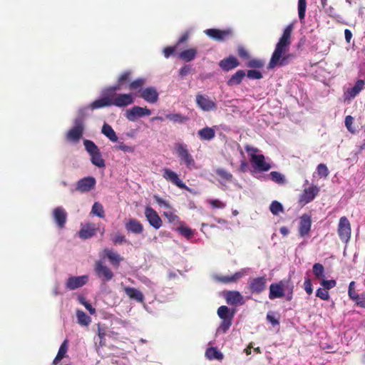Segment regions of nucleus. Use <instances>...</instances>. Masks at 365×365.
Segmentation results:
<instances>
[{
  "instance_id": "nucleus-40",
  "label": "nucleus",
  "mask_w": 365,
  "mask_h": 365,
  "mask_svg": "<svg viewBox=\"0 0 365 365\" xmlns=\"http://www.w3.org/2000/svg\"><path fill=\"white\" fill-rule=\"evenodd\" d=\"M76 316L78 318V323L81 326H88L91 321V317L81 310H78L76 312Z\"/></svg>"
},
{
  "instance_id": "nucleus-16",
  "label": "nucleus",
  "mask_w": 365,
  "mask_h": 365,
  "mask_svg": "<svg viewBox=\"0 0 365 365\" xmlns=\"http://www.w3.org/2000/svg\"><path fill=\"white\" fill-rule=\"evenodd\" d=\"M67 212L63 207H57L53 211V218L58 228L63 229L67 221Z\"/></svg>"
},
{
  "instance_id": "nucleus-38",
  "label": "nucleus",
  "mask_w": 365,
  "mask_h": 365,
  "mask_svg": "<svg viewBox=\"0 0 365 365\" xmlns=\"http://www.w3.org/2000/svg\"><path fill=\"white\" fill-rule=\"evenodd\" d=\"M365 81L364 80H358L354 86L348 90V93L351 97L354 98L359 92L364 89Z\"/></svg>"
},
{
  "instance_id": "nucleus-24",
  "label": "nucleus",
  "mask_w": 365,
  "mask_h": 365,
  "mask_svg": "<svg viewBox=\"0 0 365 365\" xmlns=\"http://www.w3.org/2000/svg\"><path fill=\"white\" fill-rule=\"evenodd\" d=\"M225 298L227 303L230 305H242L245 303L242 295L238 291L227 292Z\"/></svg>"
},
{
  "instance_id": "nucleus-26",
  "label": "nucleus",
  "mask_w": 365,
  "mask_h": 365,
  "mask_svg": "<svg viewBox=\"0 0 365 365\" xmlns=\"http://www.w3.org/2000/svg\"><path fill=\"white\" fill-rule=\"evenodd\" d=\"M220 67L225 71H229L240 66V62L233 56H230L227 58H223L219 63Z\"/></svg>"
},
{
  "instance_id": "nucleus-55",
  "label": "nucleus",
  "mask_w": 365,
  "mask_h": 365,
  "mask_svg": "<svg viewBox=\"0 0 365 365\" xmlns=\"http://www.w3.org/2000/svg\"><path fill=\"white\" fill-rule=\"evenodd\" d=\"M316 296L322 300L327 301L329 299V292L324 288H319L317 289Z\"/></svg>"
},
{
  "instance_id": "nucleus-10",
  "label": "nucleus",
  "mask_w": 365,
  "mask_h": 365,
  "mask_svg": "<svg viewBox=\"0 0 365 365\" xmlns=\"http://www.w3.org/2000/svg\"><path fill=\"white\" fill-rule=\"evenodd\" d=\"M204 32L207 36L217 41H224L227 38L232 37L233 35L232 30L230 29L225 30L208 29Z\"/></svg>"
},
{
  "instance_id": "nucleus-15",
  "label": "nucleus",
  "mask_w": 365,
  "mask_h": 365,
  "mask_svg": "<svg viewBox=\"0 0 365 365\" xmlns=\"http://www.w3.org/2000/svg\"><path fill=\"white\" fill-rule=\"evenodd\" d=\"M111 93L112 92L109 91V87L107 88L103 92V96L91 103L90 105V108L92 110H95L104 107L111 106Z\"/></svg>"
},
{
  "instance_id": "nucleus-46",
  "label": "nucleus",
  "mask_w": 365,
  "mask_h": 365,
  "mask_svg": "<svg viewBox=\"0 0 365 365\" xmlns=\"http://www.w3.org/2000/svg\"><path fill=\"white\" fill-rule=\"evenodd\" d=\"M232 324V319H231L230 318L222 319V322L218 328V331L222 332L223 334L226 333L231 327Z\"/></svg>"
},
{
  "instance_id": "nucleus-22",
  "label": "nucleus",
  "mask_w": 365,
  "mask_h": 365,
  "mask_svg": "<svg viewBox=\"0 0 365 365\" xmlns=\"http://www.w3.org/2000/svg\"><path fill=\"white\" fill-rule=\"evenodd\" d=\"M163 176L166 180L171 182L178 187L182 189H187L186 185L182 182V181L179 178L178 174L174 171L168 168H165L163 171Z\"/></svg>"
},
{
  "instance_id": "nucleus-52",
  "label": "nucleus",
  "mask_w": 365,
  "mask_h": 365,
  "mask_svg": "<svg viewBox=\"0 0 365 365\" xmlns=\"http://www.w3.org/2000/svg\"><path fill=\"white\" fill-rule=\"evenodd\" d=\"M263 66L264 63L262 61L255 58H250L246 63V66L252 68H262Z\"/></svg>"
},
{
  "instance_id": "nucleus-44",
  "label": "nucleus",
  "mask_w": 365,
  "mask_h": 365,
  "mask_svg": "<svg viewBox=\"0 0 365 365\" xmlns=\"http://www.w3.org/2000/svg\"><path fill=\"white\" fill-rule=\"evenodd\" d=\"M106 255L111 264L115 267H118L120 262L123 260V258L117 252H106Z\"/></svg>"
},
{
  "instance_id": "nucleus-62",
  "label": "nucleus",
  "mask_w": 365,
  "mask_h": 365,
  "mask_svg": "<svg viewBox=\"0 0 365 365\" xmlns=\"http://www.w3.org/2000/svg\"><path fill=\"white\" fill-rule=\"evenodd\" d=\"M267 320L272 324V326H277L279 324L278 318H276L273 312H268L267 314Z\"/></svg>"
},
{
  "instance_id": "nucleus-59",
  "label": "nucleus",
  "mask_w": 365,
  "mask_h": 365,
  "mask_svg": "<svg viewBox=\"0 0 365 365\" xmlns=\"http://www.w3.org/2000/svg\"><path fill=\"white\" fill-rule=\"evenodd\" d=\"M269 176L271 179L277 183H282L284 182V178L283 175L277 171H272L270 173Z\"/></svg>"
},
{
  "instance_id": "nucleus-14",
  "label": "nucleus",
  "mask_w": 365,
  "mask_h": 365,
  "mask_svg": "<svg viewBox=\"0 0 365 365\" xmlns=\"http://www.w3.org/2000/svg\"><path fill=\"white\" fill-rule=\"evenodd\" d=\"M96 184V180L94 177H86L77 182L76 189L81 192H86L93 190Z\"/></svg>"
},
{
  "instance_id": "nucleus-29",
  "label": "nucleus",
  "mask_w": 365,
  "mask_h": 365,
  "mask_svg": "<svg viewBox=\"0 0 365 365\" xmlns=\"http://www.w3.org/2000/svg\"><path fill=\"white\" fill-rule=\"evenodd\" d=\"M245 271L242 269L239 272H235L231 276H219L217 277L218 281L224 283L229 284L237 282L240 278L245 275Z\"/></svg>"
},
{
  "instance_id": "nucleus-17",
  "label": "nucleus",
  "mask_w": 365,
  "mask_h": 365,
  "mask_svg": "<svg viewBox=\"0 0 365 365\" xmlns=\"http://www.w3.org/2000/svg\"><path fill=\"white\" fill-rule=\"evenodd\" d=\"M145 215L150 225L155 229H159L162 226V220L157 212L150 207H147L145 210Z\"/></svg>"
},
{
  "instance_id": "nucleus-50",
  "label": "nucleus",
  "mask_w": 365,
  "mask_h": 365,
  "mask_svg": "<svg viewBox=\"0 0 365 365\" xmlns=\"http://www.w3.org/2000/svg\"><path fill=\"white\" fill-rule=\"evenodd\" d=\"M207 203L212 209H224L226 207V203L218 199L208 200Z\"/></svg>"
},
{
  "instance_id": "nucleus-2",
  "label": "nucleus",
  "mask_w": 365,
  "mask_h": 365,
  "mask_svg": "<svg viewBox=\"0 0 365 365\" xmlns=\"http://www.w3.org/2000/svg\"><path fill=\"white\" fill-rule=\"evenodd\" d=\"M86 116V109H80L78 116L73 120V126L67 132L66 135V138L68 141L78 143L83 137L85 130Z\"/></svg>"
},
{
  "instance_id": "nucleus-20",
  "label": "nucleus",
  "mask_w": 365,
  "mask_h": 365,
  "mask_svg": "<svg viewBox=\"0 0 365 365\" xmlns=\"http://www.w3.org/2000/svg\"><path fill=\"white\" fill-rule=\"evenodd\" d=\"M88 280V275L71 277L67 279L66 286L69 290H74L85 285Z\"/></svg>"
},
{
  "instance_id": "nucleus-21",
  "label": "nucleus",
  "mask_w": 365,
  "mask_h": 365,
  "mask_svg": "<svg viewBox=\"0 0 365 365\" xmlns=\"http://www.w3.org/2000/svg\"><path fill=\"white\" fill-rule=\"evenodd\" d=\"M137 96L150 103H155L158 100L159 94L155 88L148 87L143 89Z\"/></svg>"
},
{
  "instance_id": "nucleus-31",
  "label": "nucleus",
  "mask_w": 365,
  "mask_h": 365,
  "mask_svg": "<svg viewBox=\"0 0 365 365\" xmlns=\"http://www.w3.org/2000/svg\"><path fill=\"white\" fill-rule=\"evenodd\" d=\"M246 73L243 70H238L227 81V85L230 86H237L241 83L244 79Z\"/></svg>"
},
{
  "instance_id": "nucleus-45",
  "label": "nucleus",
  "mask_w": 365,
  "mask_h": 365,
  "mask_svg": "<svg viewBox=\"0 0 365 365\" xmlns=\"http://www.w3.org/2000/svg\"><path fill=\"white\" fill-rule=\"evenodd\" d=\"M165 118L170 120L175 123H183L187 120V118L180 113H170L167 114Z\"/></svg>"
},
{
  "instance_id": "nucleus-12",
  "label": "nucleus",
  "mask_w": 365,
  "mask_h": 365,
  "mask_svg": "<svg viewBox=\"0 0 365 365\" xmlns=\"http://www.w3.org/2000/svg\"><path fill=\"white\" fill-rule=\"evenodd\" d=\"M132 71L130 70L125 71L118 78L115 85L109 87L110 92H116L123 88L124 85L128 84L131 82Z\"/></svg>"
},
{
  "instance_id": "nucleus-57",
  "label": "nucleus",
  "mask_w": 365,
  "mask_h": 365,
  "mask_svg": "<svg viewBox=\"0 0 365 365\" xmlns=\"http://www.w3.org/2000/svg\"><path fill=\"white\" fill-rule=\"evenodd\" d=\"M115 148L116 150H122L125 153H133L135 150V148L133 146L127 145L123 143H120L118 145H115Z\"/></svg>"
},
{
  "instance_id": "nucleus-1",
  "label": "nucleus",
  "mask_w": 365,
  "mask_h": 365,
  "mask_svg": "<svg viewBox=\"0 0 365 365\" xmlns=\"http://www.w3.org/2000/svg\"><path fill=\"white\" fill-rule=\"evenodd\" d=\"M293 30L292 24L288 25L284 30L282 36L277 43L274 51L269 60L268 68L283 66L289 63L290 54H287L291 44V35Z\"/></svg>"
},
{
  "instance_id": "nucleus-39",
  "label": "nucleus",
  "mask_w": 365,
  "mask_h": 365,
  "mask_svg": "<svg viewBox=\"0 0 365 365\" xmlns=\"http://www.w3.org/2000/svg\"><path fill=\"white\" fill-rule=\"evenodd\" d=\"M206 356L209 359H222L223 355L222 354L217 350L215 347H210L206 350L205 352Z\"/></svg>"
},
{
  "instance_id": "nucleus-58",
  "label": "nucleus",
  "mask_w": 365,
  "mask_h": 365,
  "mask_svg": "<svg viewBox=\"0 0 365 365\" xmlns=\"http://www.w3.org/2000/svg\"><path fill=\"white\" fill-rule=\"evenodd\" d=\"M321 285L327 290H329L331 288H334L336 285V282L334 279H322L321 282Z\"/></svg>"
},
{
  "instance_id": "nucleus-27",
  "label": "nucleus",
  "mask_w": 365,
  "mask_h": 365,
  "mask_svg": "<svg viewBox=\"0 0 365 365\" xmlns=\"http://www.w3.org/2000/svg\"><path fill=\"white\" fill-rule=\"evenodd\" d=\"M215 174L219 177L217 180L222 185H225L227 183L232 182L233 180L232 174L224 168H217L215 170Z\"/></svg>"
},
{
  "instance_id": "nucleus-35",
  "label": "nucleus",
  "mask_w": 365,
  "mask_h": 365,
  "mask_svg": "<svg viewBox=\"0 0 365 365\" xmlns=\"http://www.w3.org/2000/svg\"><path fill=\"white\" fill-rule=\"evenodd\" d=\"M217 315L221 319H225L230 318L231 319H233V317L235 316V311H230V309L227 306H220L217 309Z\"/></svg>"
},
{
  "instance_id": "nucleus-9",
  "label": "nucleus",
  "mask_w": 365,
  "mask_h": 365,
  "mask_svg": "<svg viewBox=\"0 0 365 365\" xmlns=\"http://www.w3.org/2000/svg\"><path fill=\"white\" fill-rule=\"evenodd\" d=\"M290 284V279L287 282L280 281L279 283H272L269 286V298L274 299L282 297L284 295V289H287Z\"/></svg>"
},
{
  "instance_id": "nucleus-56",
  "label": "nucleus",
  "mask_w": 365,
  "mask_h": 365,
  "mask_svg": "<svg viewBox=\"0 0 365 365\" xmlns=\"http://www.w3.org/2000/svg\"><path fill=\"white\" fill-rule=\"evenodd\" d=\"M237 54L242 60L247 61L250 58L249 51L242 46L237 48Z\"/></svg>"
},
{
  "instance_id": "nucleus-23",
  "label": "nucleus",
  "mask_w": 365,
  "mask_h": 365,
  "mask_svg": "<svg viewBox=\"0 0 365 365\" xmlns=\"http://www.w3.org/2000/svg\"><path fill=\"white\" fill-rule=\"evenodd\" d=\"M311 226V216L307 214H303L300 217L299 224V233L300 236L304 237L307 235L310 231Z\"/></svg>"
},
{
  "instance_id": "nucleus-37",
  "label": "nucleus",
  "mask_w": 365,
  "mask_h": 365,
  "mask_svg": "<svg viewBox=\"0 0 365 365\" xmlns=\"http://www.w3.org/2000/svg\"><path fill=\"white\" fill-rule=\"evenodd\" d=\"M68 350L67 340H65L61 345L58 354L53 361L54 365H57L59 361L65 356Z\"/></svg>"
},
{
  "instance_id": "nucleus-32",
  "label": "nucleus",
  "mask_w": 365,
  "mask_h": 365,
  "mask_svg": "<svg viewBox=\"0 0 365 365\" xmlns=\"http://www.w3.org/2000/svg\"><path fill=\"white\" fill-rule=\"evenodd\" d=\"M101 132L103 135H105L110 141L112 142H117L118 141V136L115 132V130L113 129V128L107 124L105 123L103 127Z\"/></svg>"
},
{
  "instance_id": "nucleus-63",
  "label": "nucleus",
  "mask_w": 365,
  "mask_h": 365,
  "mask_svg": "<svg viewBox=\"0 0 365 365\" xmlns=\"http://www.w3.org/2000/svg\"><path fill=\"white\" fill-rule=\"evenodd\" d=\"M112 240L114 244H123L125 242V237L120 233H115L113 235Z\"/></svg>"
},
{
  "instance_id": "nucleus-28",
  "label": "nucleus",
  "mask_w": 365,
  "mask_h": 365,
  "mask_svg": "<svg viewBox=\"0 0 365 365\" xmlns=\"http://www.w3.org/2000/svg\"><path fill=\"white\" fill-rule=\"evenodd\" d=\"M123 291L130 299H134L140 303L143 302L145 299L144 295L138 289L133 287H125Z\"/></svg>"
},
{
  "instance_id": "nucleus-11",
  "label": "nucleus",
  "mask_w": 365,
  "mask_h": 365,
  "mask_svg": "<svg viewBox=\"0 0 365 365\" xmlns=\"http://www.w3.org/2000/svg\"><path fill=\"white\" fill-rule=\"evenodd\" d=\"M150 114L151 110L146 107L142 108L135 106L132 108L127 110L125 117L130 121H135L138 118L150 115Z\"/></svg>"
},
{
  "instance_id": "nucleus-53",
  "label": "nucleus",
  "mask_w": 365,
  "mask_h": 365,
  "mask_svg": "<svg viewBox=\"0 0 365 365\" xmlns=\"http://www.w3.org/2000/svg\"><path fill=\"white\" fill-rule=\"evenodd\" d=\"M176 230L180 233L182 236L189 239L193 235V231L190 228L187 227H184L182 225L178 227Z\"/></svg>"
},
{
  "instance_id": "nucleus-5",
  "label": "nucleus",
  "mask_w": 365,
  "mask_h": 365,
  "mask_svg": "<svg viewBox=\"0 0 365 365\" xmlns=\"http://www.w3.org/2000/svg\"><path fill=\"white\" fill-rule=\"evenodd\" d=\"M175 150L182 163H184L187 168L195 167V160L192 155L189 153L187 146L183 143H175Z\"/></svg>"
},
{
  "instance_id": "nucleus-36",
  "label": "nucleus",
  "mask_w": 365,
  "mask_h": 365,
  "mask_svg": "<svg viewBox=\"0 0 365 365\" xmlns=\"http://www.w3.org/2000/svg\"><path fill=\"white\" fill-rule=\"evenodd\" d=\"M145 78H138L129 83L128 88L130 91H138V94H140V91L143 90L142 88L145 85Z\"/></svg>"
},
{
  "instance_id": "nucleus-49",
  "label": "nucleus",
  "mask_w": 365,
  "mask_h": 365,
  "mask_svg": "<svg viewBox=\"0 0 365 365\" xmlns=\"http://www.w3.org/2000/svg\"><path fill=\"white\" fill-rule=\"evenodd\" d=\"M317 173L319 178H327L329 174L327 165L324 163H320L317 165Z\"/></svg>"
},
{
  "instance_id": "nucleus-3",
  "label": "nucleus",
  "mask_w": 365,
  "mask_h": 365,
  "mask_svg": "<svg viewBox=\"0 0 365 365\" xmlns=\"http://www.w3.org/2000/svg\"><path fill=\"white\" fill-rule=\"evenodd\" d=\"M83 145L86 150L91 156V161L92 164L100 168H105V160L102 158V155L98 147L90 140H84Z\"/></svg>"
},
{
  "instance_id": "nucleus-19",
  "label": "nucleus",
  "mask_w": 365,
  "mask_h": 365,
  "mask_svg": "<svg viewBox=\"0 0 365 365\" xmlns=\"http://www.w3.org/2000/svg\"><path fill=\"white\" fill-rule=\"evenodd\" d=\"M267 279L265 277H259L252 279L249 284V288L252 293L259 294L266 288Z\"/></svg>"
},
{
  "instance_id": "nucleus-64",
  "label": "nucleus",
  "mask_w": 365,
  "mask_h": 365,
  "mask_svg": "<svg viewBox=\"0 0 365 365\" xmlns=\"http://www.w3.org/2000/svg\"><path fill=\"white\" fill-rule=\"evenodd\" d=\"M154 199H155V201L160 206V207H164L165 208H168V209H170L171 208L170 204L168 202L164 200L163 198H161L160 196L158 195H154Z\"/></svg>"
},
{
  "instance_id": "nucleus-60",
  "label": "nucleus",
  "mask_w": 365,
  "mask_h": 365,
  "mask_svg": "<svg viewBox=\"0 0 365 365\" xmlns=\"http://www.w3.org/2000/svg\"><path fill=\"white\" fill-rule=\"evenodd\" d=\"M247 76L250 79H261L262 74L260 71L252 69L247 71Z\"/></svg>"
},
{
  "instance_id": "nucleus-7",
  "label": "nucleus",
  "mask_w": 365,
  "mask_h": 365,
  "mask_svg": "<svg viewBox=\"0 0 365 365\" xmlns=\"http://www.w3.org/2000/svg\"><path fill=\"white\" fill-rule=\"evenodd\" d=\"M351 224L348 218L345 216L339 219L338 225V235L341 240L347 242L351 237Z\"/></svg>"
},
{
  "instance_id": "nucleus-33",
  "label": "nucleus",
  "mask_w": 365,
  "mask_h": 365,
  "mask_svg": "<svg viewBox=\"0 0 365 365\" xmlns=\"http://www.w3.org/2000/svg\"><path fill=\"white\" fill-rule=\"evenodd\" d=\"M197 53V50L195 48H191L184 50L179 53V57L185 61L189 62L195 59Z\"/></svg>"
},
{
  "instance_id": "nucleus-30",
  "label": "nucleus",
  "mask_w": 365,
  "mask_h": 365,
  "mask_svg": "<svg viewBox=\"0 0 365 365\" xmlns=\"http://www.w3.org/2000/svg\"><path fill=\"white\" fill-rule=\"evenodd\" d=\"M125 229L134 234H140L143 231V225L135 219H130L125 224Z\"/></svg>"
},
{
  "instance_id": "nucleus-34",
  "label": "nucleus",
  "mask_w": 365,
  "mask_h": 365,
  "mask_svg": "<svg viewBox=\"0 0 365 365\" xmlns=\"http://www.w3.org/2000/svg\"><path fill=\"white\" fill-rule=\"evenodd\" d=\"M198 135L201 140H210L215 136L214 129L210 127H205L198 131Z\"/></svg>"
},
{
  "instance_id": "nucleus-8",
  "label": "nucleus",
  "mask_w": 365,
  "mask_h": 365,
  "mask_svg": "<svg viewBox=\"0 0 365 365\" xmlns=\"http://www.w3.org/2000/svg\"><path fill=\"white\" fill-rule=\"evenodd\" d=\"M195 102L197 106L203 111L208 112L217 109L216 103L206 95L197 93Z\"/></svg>"
},
{
  "instance_id": "nucleus-54",
  "label": "nucleus",
  "mask_w": 365,
  "mask_h": 365,
  "mask_svg": "<svg viewBox=\"0 0 365 365\" xmlns=\"http://www.w3.org/2000/svg\"><path fill=\"white\" fill-rule=\"evenodd\" d=\"M92 212L99 217H104V210L103 205L99 202H95L92 207Z\"/></svg>"
},
{
  "instance_id": "nucleus-48",
  "label": "nucleus",
  "mask_w": 365,
  "mask_h": 365,
  "mask_svg": "<svg viewBox=\"0 0 365 365\" xmlns=\"http://www.w3.org/2000/svg\"><path fill=\"white\" fill-rule=\"evenodd\" d=\"M348 294L351 299L356 302L359 300L360 299V296L357 294V292L355 290V282L354 281L349 283Z\"/></svg>"
},
{
  "instance_id": "nucleus-51",
  "label": "nucleus",
  "mask_w": 365,
  "mask_h": 365,
  "mask_svg": "<svg viewBox=\"0 0 365 365\" xmlns=\"http://www.w3.org/2000/svg\"><path fill=\"white\" fill-rule=\"evenodd\" d=\"M164 216L168 219V220L170 223L182 224V222L180 220L178 216L171 211L164 212Z\"/></svg>"
},
{
  "instance_id": "nucleus-6",
  "label": "nucleus",
  "mask_w": 365,
  "mask_h": 365,
  "mask_svg": "<svg viewBox=\"0 0 365 365\" xmlns=\"http://www.w3.org/2000/svg\"><path fill=\"white\" fill-rule=\"evenodd\" d=\"M111 106L117 107H125L134 102L132 93H120L116 95L115 92L111 93Z\"/></svg>"
},
{
  "instance_id": "nucleus-4",
  "label": "nucleus",
  "mask_w": 365,
  "mask_h": 365,
  "mask_svg": "<svg viewBox=\"0 0 365 365\" xmlns=\"http://www.w3.org/2000/svg\"><path fill=\"white\" fill-rule=\"evenodd\" d=\"M245 150L247 153L253 152V153H250V162L255 169L259 171H268L271 168L270 165L265 162L263 155L255 154L258 151L257 148L246 146Z\"/></svg>"
},
{
  "instance_id": "nucleus-42",
  "label": "nucleus",
  "mask_w": 365,
  "mask_h": 365,
  "mask_svg": "<svg viewBox=\"0 0 365 365\" xmlns=\"http://www.w3.org/2000/svg\"><path fill=\"white\" fill-rule=\"evenodd\" d=\"M106 327L102 326L101 324H98V336L100 339L99 346H106Z\"/></svg>"
},
{
  "instance_id": "nucleus-18",
  "label": "nucleus",
  "mask_w": 365,
  "mask_h": 365,
  "mask_svg": "<svg viewBox=\"0 0 365 365\" xmlns=\"http://www.w3.org/2000/svg\"><path fill=\"white\" fill-rule=\"evenodd\" d=\"M95 272L98 277L106 282L110 281L113 277L111 270L108 267L104 266L101 261L96 262Z\"/></svg>"
},
{
  "instance_id": "nucleus-41",
  "label": "nucleus",
  "mask_w": 365,
  "mask_h": 365,
  "mask_svg": "<svg viewBox=\"0 0 365 365\" xmlns=\"http://www.w3.org/2000/svg\"><path fill=\"white\" fill-rule=\"evenodd\" d=\"M307 9V0L298 1V15L300 21L302 23L305 18Z\"/></svg>"
},
{
  "instance_id": "nucleus-47",
  "label": "nucleus",
  "mask_w": 365,
  "mask_h": 365,
  "mask_svg": "<svg viewBox=\"0 0 365 365\" xmlns=\"http://www.w3.org/2000/svg\"><path fill=\"white\" fill-rule=\"evenodd\" d=\"M312 271L317 278H322L324 277V268L320 263H315L313 265Z\"/></svg>"
},
{
  "instance_id": "nucleus-43",
  "label": "nucleus",
  "mask_w": 365,
  "mask_h": 365,
  "mask_svg": "<svg viewBox=\"0 0 365 365\" xmlns=\"http://www.w3.org/2000/svg\"><path fill=\"white\" fill-rule=\"evenodd\" d=\"M269 210L274 215H278L279 212H284L282 205L277 200L272 202Z\"/></svg>"
},
{
  "instance_id": "nucleus-13",
  "label": "nucleus",
  "mask_w": 365,
  "mask_h": 365,
  "mask_svg": "<svg viewBox=\"0 0 365 365\" xmlns=\"http://www.w3.org/2000/svg\"><path fill=\"white\" fill-rule=\"evenodd\" d=\"M319 192V187L317 185H312L307 188H305L299 197V202L302 205H306L312 202Z\"/></svg>"
},
{
  "instance_id": "nucleus-25",
  "label": "nucleus",
  "mask_w": 365,
  "mask_h": 365,
  "mask_svg": "<svg viewBox=\"0 0 365 365\" xmlns=\"http://www.w3.org/2000/svg\"><path fill=\"white\" fill-rule=\"evenodd\" d=\"M98 227L94 224L83 225L78 232V236L83 240L91 238L97 234Z\"/></svg>"
},
{
  "instance_id": "nucleus-61",
  "label": "nucleus",
  "mask_w": 365,
  "mask_h": 365,
  "mask_svg": "<svg viewBox=\"0 0 365 365\" xmlns=\"http://www.w3.org/2000/svg\"><path fill=\"white\" fill-rule=\"evenodd\" d=\"M354 123V118L351 115H347L345 118V126L346 127L347 130L351 133H355V129L352 127V124Z\"/></svg>"
}]
</instances>
